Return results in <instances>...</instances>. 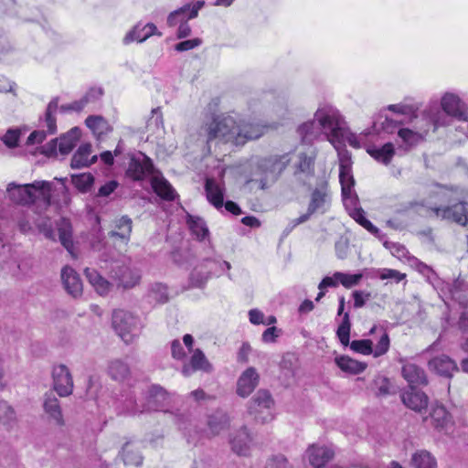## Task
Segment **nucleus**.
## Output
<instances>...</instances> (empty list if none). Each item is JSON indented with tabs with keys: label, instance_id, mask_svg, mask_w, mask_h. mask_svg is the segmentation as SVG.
Here are the masks:
<instances>
[{
	"label": "nucleus",
	"instance_id": "obj_21",
	"mask_svg": "<svg viewBox=\"0 0 468 468\" xmlns=\"http://www.w3.org/2000/svg\"><path fill=\"white\" fill-rule=\"evenodd\" d=\"M162 36V33L157 30L154 23L143 24L137 23L132 30H130L123 38L124 44H129L133 41L142 43L149 38L151 36Z\"/></svg>",
	"mask_w": 468,
	"mask_h": 468
},
{
	"label": "nucleus",
	"instance_id": "obj_39",
	"mask_svg": "<svg viewBox=\"0 0 468 468\" xmlns=\"http://www.w3.org/2000/svg\"><path fill=\"white\" fill-rule=\"evenodd\" d=\"M429 418L431 425L437 430L445 429L451 423V415L442 405L433 407Z\"/></svg>",
	"mask_w": 468,
	"mask_h": 468
},
{
	"label": "nucleus",
	"instance_id": "obj_41",
	"mask_svg": "<svg viewBox=\"0 0 468 468\" xmlns=\"http://www.w3.org/2000/svg\"><path fill=\"white\" fill-rule=\"evenodd\" d=\"M335 364L344 372L356 375L363 372L367 368V364L359 362L347 356H341L335 358Z\"/></svg>",
	"mask_w": 468,
	"mask_h": 468
},
{
	"label": "nucleus",
	"instance_id": "obj_1",
	"mask_svg": "<svg viewBox=\"0 0 468 468\" xmlns=\"http://www.w3.org/2000/svg\"><path fill=\"white\" fill-rule=\"evenodd\" d=\"M101 261L104 262V265L101 267L107 271L112 282L106 280L94 269L86 268L84 270L87 280L100 295H107L114 284L117 288L127 290L139 283L140 271L132 267L131 259L125 255L108 257L106 254H102Z\"/></svg>",
	"mask_w": 468,
	"mask_h": 468
},
{
	"label": "nucleus",
	"instance_id": "obj_24",
	"mask_svg": "<svg viewBox=\"0 0 468 468\" xmlns=\"http://www.w3.org/2000/svg\"><path fill=\"white\" fill-rule=\"evenodd\" d=\"M61 280L69 294L74 298L81 295L82 282L75 270L69 266L64 267L61 271Z\"/></svg>",
	"mask_w": 468,
	"mask_h": 468
},
{
	"label": "nucleus",
	"instance_id": "obj_35",
	"mask_svg": "<svg viewBox=\"0 0 468 468\" xmlns=\"http://www.w3.org/2000/svg\"><path fill=\"white\" fill-rule=\"evenodd\" d=\"M201 264L209 277L220 276L231 268L229 262L222 261L219 257L205 258L202 260Z\"/></svg>",
	"mask_w": 468,
	"mask_h": 468
},
{
	"label": "nucleus",
	"instance_id": "obj_54",
	"mask_svg": "<svg viewBox=\"0 0 468 468\" xmlns=\"http://www.w3.org/2000/svg\"><path fill=\"white\" fill-rule=\"evenodd\" d=\"M16 418V412L14 409L4 400L0 401V420L5 423H8L14 420Z\"/></svg>",
	"mask_w": 468,
	"mask_h": 468
},
{
	"label": "nucleus",
	"instance_id": "obj_5",
	"mask_svg": "<svg viewBox=\"0 0 468 468\" xmlns=\"http://www.w3.org/2000/svg\"><path fill=\"white\" fill-rule=\"evenodd\" d=\"M142 387L135 388L127 395H122V402L123 403V411L136 415L144 411H161L164 410L165 401L168 399L165 390L157 385L152 386L146 396V402L139 405L137 402V393L142 392Z\"/></svg>",
	"mask_w": 468,
	"mask_h": 468
},
{
	"label": "nucleus",
	"instance_id": "obj_30",
	"mask_svg": "<svg viewBox=\"0 0 468 468\" xmlns=\"http://www.w3.org/2000/svg\"><path fill=\"white\" fill-rule=\"evenodd\" d=\"M43 409L49 418L56 422V424L59 426L64 424L60 404L53 391L45 393L43 399Z\"/></svg>",
	"mask_w": 468,
	"mask_h": 468
},
{
	"label": "nucleus",
	"instance_id": "obj_18",
	"mask_svg": "<svg viewBox=\"0 0 468 468\" xmlns=\"http://www.w3.org/2000/svg\"><path fill=\"white\" fill-rule=\"evenodd\" d=\"M53 387L60 397H67L72 393L73 379L69 369L65 365H58L53 367Z\"/></svg>",
	"mask_w": 468,
	"mask_h": 468
},
{
	"label": "nucleus",
	"instance_id": "obj_56",
	"mask_svg": "<svg viewBox=\"0 0 468 468\" xmlns=\"http://www.w3.org/2000/svg\"><path fill=\"white\" fill-rule=\"evenodd\" d=\"M19 137L20 133L18 130L9 129L2 137V141L8 148H14L17 146Z\"/></svg>",
	"mask_w": 468,
	"mask_h": 468
},
{
	"label": "nucleus",
	"instance_id": "obj_10",
	"mask_svg": "<svg viewBox=\"0 0 468 468\" xmlns=\"http://www.w3.org/2000/svg\"><path fill=\"white\" fill-rule=\"evenodd\" d=\"M351 321L349 313H346L336 330V335L344 346H350V348L362 355L373 353L372 341L369 339L353 340L350 342Z\"/></svg>",
	"mask_w": 468,
	"mask_h": 468
},
{
	"label": "nucleus",
	"instance_id": "obj_43",
	"mask_svg": "<svg viewBox=\"0 0 468 468\" xmlns=\"http://www.w3.org/2000/svg\"><path fill=\"white\" fill-rule=\"evenodd\" d=\"M186 222L192 235H194L198 240H205V239L208 237L209 230L204 219L199 217L187 215Z\"/></svg>",
	"mask_w": 468,
	"mask_h": 468
},
{
	"label": "nucleus",
	"instance_id": "obj_20",
	"mask_svg": "<svg viewBox=\"0 0 468 468\" xmlns=\"http://www.w3.org/2000/svg\"><path fill=\"white\" fill-rule=\"evenodd\" d=\"M260 381V375L253 367H248L239 376L237 382V394L246 398L252 393Z\"/></svg>",
	"mask_w": 468,
	"mask_h": 468
},
{
	"label": "nucleus",
	"instance_id": "obj_3",
	"mask_svg": "<svg viewBox=\"0 0 468 468\" xmlns=\"http://www.w3.org/2000/svg\"><path fill=\"white\" fill-rule=\"evenodd\" d=\"M441 107L431 105L423 112L426 126L421 127L423 133H427L431 127L433 131L439 127L450 125V118L463 122L468 117V105L457 94L446 92L441 99Z\"/></svg>",
	"mask_w": 468,
	"mask_h": 468
},
{
	"label": "nucleus",
	"instance_id": "obj_23",
	"mask_svg": "<svg viewBox=\"0 0 468 468\" xmlns=\"http://www.w3.org/2000/svg\"><path fill=\"white\" fill-rule=\"evenodd\" d=\"M403 404L409 409L420 412L428 406V396L421 390L415 388H410L401 395Z\"/></svg>",
	"mask_w": 468,
	"mask_h": 468
},
{
	"label": "nucleus",
	"instance_id": "obj_49",
	"mask_svg": "<svg viewBox=\"0 0 468 468\" xmlns=\"http://www.w3.org/2000/svg\"><path fill=\"white\" fill-rule=\"evenodd\" d=\"M148 298L151 302L155 303H165L169 300L168 288L166 285L157 282L152 284L149 292Z\"/></svg>",
	"mask_w": 468,
	"mask_h": 468
},
{
	"label": "nucleus",
	"instance_id": "obj_37",
	"mask_svg": "<svg viewBox=\"0 0 468 468\" xmlns=\"http://www.w3.org/2000/svg\"><path fill=\"white\" fill-rule=\"evenodd\" d=\"M80 137V129L79 127L71 128L68 133L61 135L58 141V150L61 154H68L75 147Z\"/></svg>",
	"mask_w": 468,
	"mask_h": 468
},
{
	"label": "nucleus",
	"instance_id": "obj_27",
	"mask_svg": "<svg viewBox=\"0 0 468 468\" xmlns=\"http://www.w3.org/2000/svg\"><path fill=\"white\" fill-rule=\"evenodd\" d=\"M151 186L154 192L164 200L174 201L178 197L171 184L161 175L152 176Z\"/></svg>",
	"mask_w": 468,
	"mask_h": 468
},
{
	"label": "nucleus",
	"instance_id": "obj_50",
	"mask_svg": "<svg viewBox=\"0 0 468 468\" xmlns=\"http://www.w3.org/2000/svg\"><path fill=\"white\" fill-rule=\"evenodd\" d=\"M209 275L202 266L201 262L197 265L189 276V284L191 287L202 288L209 279Z\"/></svg>",
	"mask_w": 468,
	"mask_h": 468
},
{
	"label": "nucleus",
	"instance_id": "obj_51",
	"mask_svg": "<svg viewBox=\"0 0 468 468\" xmlns=\"http://www.w3.org/2000/svg\"><path fill=\"white\" fill-rule=\"evenodd\" d=\"M335 278L342 284L345 288H352L359 284L360 281L363 278L362 273H346L341 271L335 272Z\"/></svg>",
	"mask_w": 468,
	"mask_h": 468
},
{
	"label": "nucleus",
	"instance_id": "obj_31",
	"mask_svg": "<svg viewBox=\"0 0 468 468\" xmlns=\"http://www.w3.org/2000/svg\"><path fill=\"white\" fill-rule=\"evenodd\" d=\"M91 147L92 146L90 143H85L79 146L71 158V168L80 169L88 167L97 162V155H93L90 159H89V156L91 153Z\"/></svg>",
	"mask_w": 468,
	"mask_h": 468
},
{
	"label": "nucleus",
	"instance_id": "obj_64",
	"mask_svg": "<svg viewBox=\"0 0 468 468\" xmlns=\"http://www.w3.org/2000/svg\"><path fill=\"white\" fill-rule=\"evenodd\" d=\"M289 463L283 455H277L270 459L265 468H289Z\"/></svg>",
	"mask_w": 468,
	"mask_h": 468
},
{
	"label": "nucleus",
	"instance_id": "obj_63",
	"mask_svg": "<svg viewBox=\"0 0 468 468\" xmlns=\"http://www.w3.org/2000/svg\"><path fill=\"white\" fill-rule=\"evenodd\" d=\"M335 253L337 258L346 259L348 253L349 244L346 239H340L335 245Z\"/></svg>",
	"mask_w": 468,
	"mask_h": 468
},
{
	"label": "nucleus",
	"instance_id": "obj_7",
	"mask_svg": "<svg viewBox=\"0 0 468 468\" xmlns=\"http://www.w3.org/2000/svg\"><path fill=\"white\" fill-rule=\"evenodd\" d=\"M51 189L52 184L48 181H34L31 184L25 185H17L12 182L8 184L6 191L10 199L17 204H33L37 198V192H38L44 201L49 205Z\"/></svg>",
	"mask_w": 468,
	"mask_h": 468
},
{
	"label": "nucleus",
	"instance_id": "obj_57",
	"mask_svg": "<svg viewBox=\"0 0 468 468\" xmlns=\"http://www.w3.org/2000/svg\"><path fill=\"white\" fill-rule=\"evenodd\" d=\"M354 299V307L356 309L361 308L366 304V302L371 298V293L367 291H354L352 292Z\"/></svg>",
	"mask_w": 468,
	"mask_h": 468
},
{
	"label": "nucleus",
	"instance_id": "obj_52",
	"mask_svg": "<svg viewBox=\"0 0 468 468\" xmlns=\"http://www.w3.org/2000/svg\"><path fill=\"white\" fill-rule=\"evenodd\" d=\"M338 153L339 158V168H351L352 167V159L351 153L348 152L345 147L335 144H333Z\"/></svg>",
	"mask_w": 468,
	"mask_h": 468
},
{
	"label": "nucleus",
	"instance_id": "obj_22",
	"mask_svg": "<svg viewBox=\"0 0 468 468\" xmlns=\"http://www.w3.org/2000/svg\"><path fill=\"white\" fill-rule=\"evenodd\" d=\"M401 374L410 388L426 386L428 384L425 370L414 363H405L402 367Z\"/></svg>",
	"mask_w": 468,
	"mask_h": 468
},
{
	"label": "nucleus",
	"instance_id": "obj_16",
	"mask_svg": "<svg viewBox=\"0 0 468 468\" xmlns=\"http://www.w3.org/2000/svg\"><path fill=\"white\" fill-rule=\"evenodd\" d=\"M334 456L332 448L318 444L310 445L304 453V459L313 468H331L328 464Z\"/></svg>",
	"mask_w": 468,
	"mask_h": 468
},
{
	"label": "nucleus",
	"instance_id": "obj_59",
	"mask_svg": "<svg viewBox=\"0 0 468 468\" xmlns=\"http://www.w3.org/2000/svg\"><path fill=\"white\" fill-rule=\"evenodd\" d=\"M119 186V183L116 180H111L101 186L96 194L97 197H108L111 194H112L117 187Z\"/></svg>",
	"mask_w": 468,
	"mask_h": 468
},
{
	"label": "nucleus",
	"instance_id": "obj_46",
	"mask_svg": "<svg viewBox=\"0 0 468 468\" xmlns=\"http://www.w3.org/2000/svg\"><path fill=\"white\" fill-rule=\"evenodd\" d=\"M452 298L459 304L468 306V283L464 281L457 280L453 282L451 289Z\"/></svg>",
	"mask_w": 468,
	"mask_h": 468
},
{
	"label": "nucleus",
	"instance_id": "obj_15",
	"mask_svg": "<svg viewBox=\"0 0 468 468\" xmlns=\"http://www.w3.org/2000/svg\"><path fill=\"white\" fill-rule=\"evenodd\" d=\"M432 216L452 220L462 226L468 225V203L459 202L451 207H431Z\"/></svg>",
	"mask_w": 468,
	"mask_h": 468
},
{
	"label": "nucleus",
	"instance_id": "obj_34",
	"mask_svg": "<svg viewBox=\"0 0 468 468\" xmlns=\"http://www.w3.org/2000/svg\"><path fill=\"white\" fill-rule=\"evenodd\" d=\"M251 441L246 427L241 428L230 440L232 450L239 455H247Z\"/></svg>",
	"mask_w": 468,
	"mask_h": 468
},
{
	"label": "nucleus",
	"instance_id": "obj_12",
	"mask_svg": "<svg viewBox=\"0 0 468 468\" xmlns=\"http://www.w3.org/2000/svg\"><path fill=\"white\" fill-rule=\"evenodd\" d=\"M273 399L267 389H260L250 401L249 412L253 415L257 421L261 423L272 420L271 409L273 406Z\"/></svg>",
	"mask_w": 468,
	"mask_h": 468
},
{
	"label": "nucleus",
	"instance_id": "obj_38",
	"mask_svg": "<svg viewBox=\"0 0 468 468\" xmlns=\"http://www.w3.org/2000/svg\"><path fill=\"white\" fill-rule=\"evenodd\" d=\"M229 424V418L226 412L217 410L207 417V427L212 435H217L227 429Z\"/></svg>",
	"mask_w": 468,
	"mask_h": 468
},
{
	"label": "nucleus",
	"instance_id": "obj_33",
	"mask_svg": "<svg viewBox=\"0 0 468 468\" xmlns=\"http://www.w3.org/2000/svg\"><path fill=\"white\" fill-rule=\"evenodd\" d=\"M367 152L376 161L388 165L390 164L393 156L395 155L396 150L394 144L388 142L381 147H378L376 145H367Z\"/></svg>",
	"mask_w": 468,
	"mask_h": 468
},
{
	"label": "nucleus",
	"instance_id": "obj_9",
	"mask_svg": "<svg viewBox=\"0 0 468 468\" xmlns=\"http://www.w3.org/2000/svg\"><path fill=\"white\" fill-rule=\"evenodd\" d=\"M112 326L126 344L131 343L140 333V320L125 310H115L112 314Z\"/></svg>",
	"mask_w": 468,
	"mask_h": 468
},
{
	"label": "nucleus",
	"instance_id": "obj_36",
	"mask_svg": "<svg viewBox=\"0 0 468 468\" xmlns=\"http://www.w3.org/2000/svg\"><path fill=\"white\" fill-rule=\"evenodd\" d=\"M108 374L115 381L124 380L131 373L129 365L121 358H115L109 361Z\"/></svg>",
	"mask_w": 468,
	"mask_h": 468
},
{
	"label": "nucleus",
	"instance_id": "obj_2",
	"mask_svg": "<svg viewBox=\"0 0 468 468\" xmlns=\"http://www.w3.org/2000/svg\"><path fill=\"white\" fill-rule=\"evenodd\" d=\"M263 129L259 123L237 121L230 115H217L204 123L201 134L206 137L208 147L212 143L243 145L249 140L260 138L263 134Z\"/></svg>",
	"mask_w": 468,
	"mask_h": 468
},
{
	"label": "nucleus",
	"instance_id": "obj_40",
	"mask_svg": "<svg viewBox=\"0 0 468 468\" xmlns=\"http://www.w3.org/2000/svg\"><path fill=\"white\" fill-rule=\"evenodd\" d=\"M85 124L98 137L105 135L112 130L107 120L101 115L88 116Z\"/></svg>",
	"mask_w": 468,
	"mask_h": 468
},
{
	"label": "nucleus",
	"instance_id": "obj_58",
	"mask_svg": "<svg viewBox=\"0 0 468 468\" xmlns=\"http://www.w3.org/2000/svg\"><path fill=\"white\" fill-rule=\"evenodd\" d=\"M202 44V40L198 37L187 39L177 43L175 46V49L178 52L187 51L199 47Z\"/></svg>",
	"mask_w": 468,
	"mask_h": 468
},
{
	"label": "nucleus",
	"instance_id": "obj_62",
	"mask_svg": "<svg viewBox=\"0 0 468 468\" xmlns=\"http://www.w3.org/2000/svg\"><path fill=\"white\" fill-rule=\"evenodd\" d=\"M281 335V330L275 326L268 327L261 335L264 343H274Z\"/></svg>",
	"mask_w": 468,
	"mask_h": 468
},
{
	"label": "nucleus",
	"instance_id": "obj_53",
	"mask_svg": "<svg viewBox=\"0 0 468 468\" xmlns=\"http://www.w3.org/2000/svg\"><path fill=\"white\" fill-rule=\"evenodd\" d=\"M389 348V336L388 333L384 332L376 345L375 348H373V356L375 357L381 356L385 355Z\"/></svg>",
	"mask_w": 468,
	"mask_h": 468
},
{
	"label": "nucleus",
	"instance_id": "obj_17",
	"mask_svg": "<svg viewBox=\"0 0 468 468\" xmlns=\"http://www.w3.org/2000/svg\"><path fill=\"white\" fill-rule=\"evenodd\" d=\"M204 1H197L195 4H186L183 6L171 12L166 19L168 27H173L181 23H186L188 20L196 18L198 11L204 6Z\"/></svg>",
	"mask_w": 468,
	"mask_h": 468
},
{
	"label": "nucleus",
	"instance_id": "obj_61",
	"mask_svg": "<svg viewBox=\"0 0 468 468\" xmlns=\"http://www.w3.org/2000/svg\"><path fill=\"white\" fill-rule=\"evenodd\" d=\"M86 107L85 105V101H82V99H80L78 101H74L73 102L71 103H68V104H62L60 107H59V111L61 112H81L84 108Z\"/></svg>",
	"mask_w": 468,
	"mask_h": 468
},
{
	"label": "nucleus",
	"instance_id": "obj_28",
	"mask_svg": "<svg viewBox=\"0 0 468 468\" xmlns=\"http://www.w3.org/2000/svg\"><path fill=\"white\" fill-rule=\"evenodd\" d=\"M207 198L216 208L220 209L224 205V186L214 178H207L205 184Z\"/></svg>",
	"mask_w": 468,
	"mask_h": 468
},
{
	"label": "nucleus",
	"instance_id": "obj_14",
	"mask_svg": "<svg viewBox=\"0 0 468 468\" xmlns=\"http://www.w3.org/2000/svg\"><path fill=\"white\" fill-rule=\"evenodd\" d=\"M331 203V196L326 180H321L311 194L310 202L306 213L308 220L316 212L324 213Z\"/></svg>",
	"mask_w": 468,
	"mask_h": 468
},
{
	"label": "nucleus",
	"instance_id": "obj_25",
	"mask_svg": "<svg viewBox=\"0 0 468 468\" xmlns=\"http://www.w3.org/2000/svg\"><path fill=\"white\" fill-rule=\"evenodd\" d=\"M201 370L204 372H210L212 366L207 359L206 356L200 349H196L190 357L189 364H185L182 367V374L185 377H189L193 372Z\"/></svg>",
	"mask_w": 468,
	"mask_h": 468
},
{
	"label": "nucleus",
	"instance_id": "obj_55",
	"mask_svg": "<svg viewBox=\"0 0 468 468\" xmlns=\"http://www.w3.org/2000/svg\"><path fill=\"white\" fill-rule=\"evenodd\" d=\"M388 109L393 112L399 113L402 115L410 116V117H415L417 118V115L415 114L416 108L412 105H407V104H391L388 105Z\"/></svg>",
	"mask_w": 468,
	"mask_h": 468
},
{
	"label": "nucleus",
	"instance_id": "obj_4",
	"mask_svg": "<svg viewBox=\"0 0 468 468\" xmlns=\"http://www.w3.org/2000/svg\"><path fill=\"white\" fill-rule=\"evenodd\" d=\"M316 118L324 129L327 140L332 144H337L344 147V143L346 141L352 147L360 148V141L370 134V132H366L361 133L358 138L346 127V123L339 112L330 106L318 109L316 111Z\"/></svg>",
	"mask_w": 468,
	"mask_h": 468
},
{
	"label": "nucleus",
	"instance_id": "obj_44",
	"mask_svg": "<svg viewBox=\"0 0 468 468\" xmlns=\"http://www.w3.org/2000/svg\"><path fill=\"white\" fill-rule=\"evenodd\" d=\"M122 461L125 465L141 466L143 456L130 442H126L121 452Z\"/></svg>",
	"mask_w": 468,
	"mask_h": 468
},
{
	"label": "nucleus",
	"instance_id": "obj_19",
	"mask_svg": "<svg viewBox=\"0 0 468 468\" xmlns=\"http://www.w3.org/2000/svg\"><path fill=\"white\" fill-rule=\"evenodd\" d=\"M429 369L437 375L451 378L454 372L459 371L456 362L447 355L432 357L428 362Z\"/></svg>",
	"mask_w": 468,
	"mask_h": 468
},
{
	"label": "nucleus",
	"instance_id": "obj_48",
	"mask_svg": "<svg viewBox=\"0 0 468 468\" xmlns=\"http://www.w3.org/2000/svg\"><path fill=\"white\" fill-rule=\"evenodd\" d=\"M411 463L415 468H436L435 458L425 450L415 452L412 455Z\"/></svg>",
	"mask_w": 468,
	"mask_h": 468
},
{
	"label": "nucleus",
	"instance_id": "obj_60",
	"mask_svg": "<svg viewBox=\"0 0 468 468\" xmlns=\"http://www.w3.org/2000/svg\"><path fill=\"white\" fill-rule=\"evenodd\" d=\"M380 279L382 280H394L396 282H399L402 281L406 275L404 273L399 272V271L392 269H382L379 274Z\"/></svg>",
	"mask_w": 468,
	"mask_h": 468
},
{
	"label": "nucleus",
	"instance_id": "obj_45",
	"mask_svg": "<svg viewBox=\"0 0 468 468\" xmlns=\"http://www.w3.org/2000/svg\"><path fill=\"white\" fill-rule=\"evenodd\" d=\"M95 181V177L90 173H81L71 176V183L82 194L90 191Z\"/></svg>",
	"mask_w": 468,
	"mask_h": 468
},
{
	"label": "nucleus",
	"instance_id": "obj_42",
	"mask_svg": "<svg viewBox=\"0 0 468 468\" xmlns=\"http://www.w3.org/2000/svg\"><path fill=\"white\" fill-rule=\"evenodd\" d=\"M57 229L58 233V239L62 246L68 250L70 253V250L73 247L72 240V226L69 219L62 218L57 223Z\"/></svg>",
	"mask_w": 468,
	"mask_h": 468
},
{
	"label": "nucleus",
	"instance_id": "obj_11",
	"mask_svg": "<svg viewBox=\"0 0 468 468\" xmlns=\"http://www.w3.org/2000/svg\"><path fill=\"white\" fill-rule=\"evenodd\" d=\"M154 166L151 158L142 152L130 156L125 175L133 181H143L150 176H154Z\"/></svg>",
	"mask_w": 468,
	"mask_h": 468
},
{
	"label": "nucleus",
	"instance_id": "obj_47",
	"mask_svg": "<svg viewBox=\"0 0 468 468\" xmlns=\"http://www.w3.org/2000/svg\"><path fill=\"white\" fill-rule=\"evenodd\" d=\"M349 215L372 235L380 238V229L373 225L372 222L365 217V212L361 207L355 208L354 210L350 211Z\"/></svg>",
	"mask_w": 468,
	"mask_h": 468
},
{
	"label": "nucleus",
	"instance_id": "obj_32",
	"mask_svg": "<svg viewBox=\"0 0 468 468\" xmlns=\"http://www.w3.org/2000/svg\"><path fill=\"white\" fill-rule=\"evenodd\" d=\"M316 153L314 149L309 148L307 152H300L298 154V161L294 164V175L303 174L312 176L314 173V161Z\"/></svg>",
	"mask_w": 468,
	"mask_h": 468
},
{
	"label": "nucleus",
	"instance_id": "obj_29",
	"mask_svg": "<svg viewBox=\"0 0 468 468\" xmlns=\"http://www.w3.org/2000/svg\"><path fill=\"white\" fill-rule=\"evenodd\" d=\"M297 132L301 137L302 142L304 144H311L321 134V133H323L327 138V134L325 133L324 129L316 118V113L314 114V120L306 122L300 125Z\"/></svg>",
	"mask_w": 468,
	"mask_h": 468
},
{
	"label": "nucleus",
	"instance_id": "obj_6",
	"mask_svg": "<svg viewBox=\"0 0 468 468\" xmlns=\"http://www.w3.org/2000/svg\"><path fill=\"white\" fill-rule=\"evenodd\" d=\"M290 162V153L261 157L255 165L256 177L251 181L259 183V187L264 190L279 179Z\"/></svg>",
	"mask_w": 468,
	"mask_h": 468
},
{
	"label": "nucleus",
	"instance_id": "obj_26",
	"mask_svg": "<svg viewBox=\"0 0 468 468\" xmlns=\"http://www.w3.org/2000/svg\"><path fill=\"white\" fill-rule=\"evenodd\" d=\"M133 229V221L128 216H122L112 223V229L109 231V237L118 239L122 242H128Z\"/></svg>",
	"mask_w": 468,
	"mask_h": 468
},
{
	"label": "nucleus",
	"instance_id": "obj_8",
	"mask_svg": "<svg viewBox=\"0 0 468 468\" xmlns=\"http://www.w3.org/2000/svg\"><path fill=\"white\" fill-rule=\"evenodd\" d=\"M402 122V120H393L386 117L385 121L381 123V129L384 133L390 134L397 133L395 142L398 150L407 152L422 139V135L420 132H414L408 128H401L400 125Z\"/></svg>",
	"mask_w": 468,
	"mask_h": 468
},
{
	"label": "nucleus",
	"instance_id": "obj_13",
	"mask_svg": "<svg viewBox=\"0 0 468 468\" xmlns=\"http://www.w3.org/2000/svg\"><path fill=\"white\" fill-rule=\"evenodd\" d=\"M58 107V98H53L48 104L45 112V122L47 125V131H34L32 132L27 140V145H33L36 144H41L47 137V134H54L57 133V122L55 113Z\"/></svg>",
	"mask_w": 468,
	"mask_h": 468
}]
</instances>
